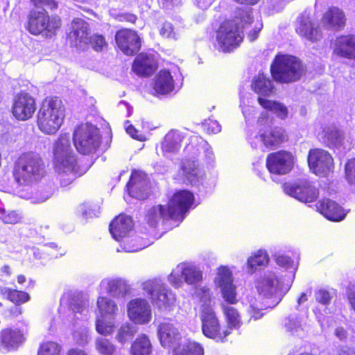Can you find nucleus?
<instances>
[{"label":"nucleus","instance_id":"c9c22d12","mask_svg":"<svg viewBox=\"0 0 355 355\" xmlns=\"http://www.w3.org/2000/svg\"><path fill=\"white\" fill-rule=\"evenodd\" d=\"M184 137L178 130H171L164 137L162 149L164 155L176 153L181 148Z\"/></svg>","mask_w":355,"mask_h":355},{"label":"nucleus","instance_id":"6e6d98bb","mask_svg":"<svg viewBox=\"0 0 355 355\" xmlns=\"http://www.w3.org/2000/svg\"><path fill=\"white\" fill-rule=\"evenodd\" d=\"M160 35L166 38L178 40V33L175 31L172 24L168 21L164 22L159 30Z\"/></svg>","mask_w":355,"mask_h":355},{"label":"nucleus","instance_id":"aec40b11","mask_svg":"<svg viewBox=\"0 0 355 355\" xmlns=\"http://www.w3.org/2000/svg\"><path fill=\"white\" fill-rule=\"evenodd\" d=\"M128 315L136 324H147L152 318L151 306L144 298L130 300L127 306Z\"/></svg>","mask_w":355,"mask_h":355},{"label":"nucleus","instance_id":"473e14b6","mask_svg":"<svg viewBox=\"0 0 355 355\" xmlns=\"http://www.w3.org/2000/svg\"><path fill=\"white\" fill-rule=\"evenodd\" d=\"M69 37L80 44H87L90 37V29L87 22L80 18H76L71 24Z\"/></svg>","mask_w":355,"mask_h":355},{"label":"nucleus","instance_id":"5fc2aeb1","mask_svg":"<svg viewBox=\"0 0 355 355\" xmlns=\"http://www.w3.org/2000/svg\"><path fill=\"white\" fill-rule=\"evenodd\" d=\"M0 218L4 223L15 224L19 220L20 216L15 211L7 212L4 208L0 207Z\"/></svg>","mask_w":355,"mask_h":355},{"label":"nucleus","instance_id":"052dcab7","mask_svg":"<svg viewBox=\"0 0 355 355\" xmlns=\"http://www.w3.org/2000/svg\"><path fill=\"white\" fill-rule=\"evenodd\" d=\"M202 127L207 133L216 134L221 130V126L218 122L211 119L205 120L202 123Z\"/></svg>","mask_w":355,"mask_h":355},{"label":"nucleus","instance_id":"412c9836","mask_svg":"<svg viewBox=\"0 0 355 355\" xmlns=\"http://www.w3.org/2000/svg\"><path fill=\"white\" fill-rule=\"evenodd\" d=\"M287 139L285 130L282 128L275 127L268 130H261L259 135L251 142V145L253 148H257V142H261L265 147L272 149L279 147Z\"/></svg>","mask_w":355,"mask_h":355},{"label":"nucleus","instance_id":"4d7b16f0","mask_svg":"<svg viewBox=\"0 0 355 355\" xmlns=\"http://www.w3.org/2000/svg\"><path fill=\"white\" fill-rule=\"evenodd\" d=\"M92 47L96 51H100L103 47L106 44L105 38L101 35H94L89 37V42Z\"/></svg>","mask_w":355,"mask_h":355},{"label":"nucleus","instance_id":"338daca9","mask_svg":"<svg viewBox=\"0 0 355 355\" xmlns=\"http://www.w3.org/2000/svg\"><path fill=\"white\" fill-rule=\"evenodd\" d=\"M262 26L263 25L261 24L258 23L255 25L254 29L249 32L248 35V38L250 42H253L257 38L258 34L261 30Z\"/></svg>","mask_w":355,"mask_h":355},{"label":"nucleus","instance_id":"2eb2a0df","mask_svg":"<svg viewBox=\"0 0 355 355\" xmlns=\"http://www.w3.org/2000/svg\"><path fill=\"white\" fill-rule=\"evenodd\" d=\"M309 166L317 175L326 176L334 169V160L326 150L319 148L310 150L308 155Z\"/></svg>","mask_w":355,"mask_h":355},{"label":"nucleus","instance_id":"69168bd1","mask_svg":"<svg viewBox=\"0 0 355 355\" xmlns=\"http://www.w3.org/2000/svg\"><path fill=\"white\" fill-rule=\"evenodd\" d=\"M126 132L128 135H130L132 138L136 139L139 141H144L145 139V137L143 135H138V131L134 128L133 125H130L126 128Z\"/></svg>","mask_w":355,"mask_h":355},{"label":"nucleus","instance_id":"f257e3e1","mask_svg":"<svg viewBox=\"0 0 355 355\" xmlns=\"http://www.w3.org/2000/svg\"><path fill=\"white\" fill-rule=\"evenodd\" d=\"M193 200L192 193L185 190L180 191L173 195L167 206L157 205L148 209L144 220L153 228H156L169 219L182 221Z\"/></svg>","mask_w":355,"mask_h":355},{"label":"nucleus","instance_id":"c03bdc74","mask_svg":"<svg viewBox=\"0 0 355 355\" xmlns=\"http://www.w3.org/2000/svg\"><path fill=\"white\" fill-rule=\"evenodd\" d=\"M174 354L175 355H204V349L199 343L188 340L180 347H175Z\"/></svg>","mask_w":355,"mask_h":355},{"label":"nucleus","instance_id":"f8f14e48","mask_svg":"<svg viewBox=\"0 0 355 355\" xmlns=\"http://www.w3.org/2000/svg\"><path fill=\"white\" fill-rule=\"evenodd\" d=\"M202 321V331L203 334L217 342H224L225 338L230 334L229 329L220 330L218 318L212 308L205 306L200 313Z\"/></svg>","mask_w":355,"mask_h":355},{"label":"nucleus","instance_id":"ddd939ff","mask_svg":"<svg viewBox=\"0 0 355 355\" xmlns=\"http://www.w3.org/2000/svg\"><path fill=\"white\" fill-rule=\"evenodd\" d=\"M283 189L285 193L304 203L316 200L319 196L318 189L308 180L286 182Z\"/></svg>","mask_w":355,"mask_h":355},{"label":"nucleus","instance_id":"6ab92c4d","mask_svg":"<svg viewBox=\"0 0 355 355\" xmlns=\"http://www.w3.org/2000/svg\"><path fill=\"white\" fill-rule=\"evenodd\" d=\"M296 32L306 40L315 42L322 37L318 23L311 16L310 11L304 10L297 19Z\"/></svg>","mask_w":355,"mask_h":355},{"label":"nucleus","instance_id":"1a4fd4ad","mask_svg":"<svg viewBox=\"0 0 355 355\" xmlns=\"http://www.w3.org/2000/svg\"><path fill=\"white\" fill-rule=\"evenodd\" d=\"M96 304L99 315L96 320V329L101 335H110L114 331L112 320L118 314L119 306L114 300L105 296H99Z\"/></svg>","mask_w":355,"mask_h":355},{"label":"nucleus","instance_id":"13d9d810","mask_svg":"<svg viewBox=\"0 0 355 355\" xmlns=\"http://www.w3.org/2000/svg\"><path fill=\"white\" fill-rule=\"evenodd\" d=\"M315 300L324 305L329 304L331 300V295L330 293L323 288H320L315 291L314 294Z\"/></svg>","mask_w":355,"mask_h":355},{"label":"nucleus","instance_id":"3c124183","mask_svg":"<svg viewBox=\"0 0 355 355\" xmlns=\"http://www.w3.org/2000/svg\"><path fill=\"white\" fill-rule=\"evenodd\" d=\"M61 347L56 343L49 341L42 344L38 350V355H60Z\"/></svg>","mask_w":355,"mask_h":355},{"label":"nucleus","instance_id":"0eeeda50","mask_svg":"<svg viewBox=\"0 0 355 355\" xmlns=\"http://www.w3.org/2000/svg\"><path fill=\"white\" fill-rule=\"evenodd\" d=\"M271 74L277 82L289 83L298 80L304 73V67L295 57L277 55L270 66Z\"/></svg>","mask_w":355,"mask_h":355},{"label":"nucleus","instance_id":"79ce46f5","mask_svg":"<svg viewBox=\"0 0 355 355\" xmlns=\"http://www.w3.org/2000/svg\"><path fill=\"white\" fill-rule=\"evenodd\" d=\"M259 103L265 109L271 111L278 117L284 119L287 117L288 111L287 107L282 103L277 101L264 99L261 97L258 98Z\"/></svg>","mask_w":355,"mask_h":355},{"label":"nucleus","instance_id":"9b49d317","mask_svg":"<svg viewBox=\"0 0 355 355\" xmlns=\"http://www.w3.org/2000/svg\"><path fill=\"white\" fill-rule=\"evenodd\" d=\"M61 26L58 17L49 18L44 9L32 10L28 16V31L33 35L42 34L46 37L55 35V31Z\"/></svg>","mask_w":355,"mask_h":355},{"label":"nucleus","instance_id":"393cba45","mask_svg":"<svg viewBox=\"0 0 355 355\" xmlns=\"http://www.w3.org/2000/svg\"><path fill=\"white\" fill-rule=\"evenodd\" d=\"M215 282L221 288L223 298L227 303L232 304L237 302L232 272L229 268L225 266L219 268Z\"/></svg>","mask_w":355,"mask_h":355},{"label":"nucleus","instance_id":"de8ad7c7","mask_svg":"<svg viewBox=\"0 0 355 355\" xmlns=\"http://www.w3.org/2000/svg\"><path fill=\"white\" fill-rule=\"evenodd\" d=\"M138 331V327L133 324H123L119 329L116 335V339L121 344L133 338Z\"/></svg>","mask_w":355,"mask_h":355},{"label":"nucleus","instance_id":"20e7f679","mask_svg":"<svg viewBox=\"0 0 355 355\" xmlns=\"http://www.w3.org/2000/svg\"><path fill=\"white\" fill-rule=\"evenodd\" d=\"M55 171L62 176V186H67L83 174L79 171L76 155L70 144V135H61L53 148Z\"/></svg>","mask_w":355,"mask_h":355},{"label":"nucleus","instance_id":"f704fd0d","mask_svg":"<svg viewBox=\"0 0 355 355\" xmlns=\"http://www.w3.org/2000/svg\"><path fill=\"white\" fill-rule=\"evenodd\" d=\"M153 89L162 95L169 94L174 89V80L168 71L162 70L155 76Z\"/></svg>","mask_w":355,"mask_h":355},{"label":"nucleus","instance_id":"774afa93","mask_svg":"<svg viewBox=\"0 0 355 355\" xmlns=\"http://www.w3.org/2000/svg\"><path fill=\"white\" fill-rule=\"evenodd\" d=\"M338 355H355V351L349 347L343 346L339 349Z\"/></svg>","mask_w":355,"mask_h":355},{"label":"nucleus","instance_id":"4be33fe9","mask_svg":"<svg viewBox=\"0 0 355 355\" xmlns=\"http://www.w3.org/2000/svg\"><path fill=\"white\" fill-rule=\"evenodd\" d=\"M200 153L199 146L193 143L188 144L184 148V153L188 155L189 158L182 162V169L187 179L193 185H196L199 182L197 172L198 163L196 159Z\"/></svg>","mask_w":355,"mask_h":355},{"label":"nucleus","instance_id":"0e129e2a","mask_svg":"<svg viewBox=\"0 0 355 355\" xmlns=\"http://www.w3.org/2000/svg\"><path fill=\"white\" fill-rule=\"evenodd\" d=\"M74 337L76 338V341L80 345H85L88 343L89 339L87 331H84L82 334L76 331L74 333Z\"/></svg>","mask_w":355,"mask_h":355},{"label":"nucleus","instance_id":"39448f33","mask_svg":"<svg viewBox=\"0 0 355 355\" xmlns=\"http://www.w3.org/2000/svg\"><path fill=\"white\" fill-rule=\"evenodd\" d=\"M12 173L19 184L29 185L40 180L45 175V164L37 153H23L15 162Z\"/></svg>","mask_w":355,"mask_h":355},{"label":"nucleus","instance_id":"bb28decb","mask_svg":"<svg viewBox=\"0 0 355 355\" xmlns=\"http://www.w3.org/2000/svg\"><path fill=\"white\" fill-rule=\"evenodd\" d=\"M132 227L131 217L120 214L112 221L109 230L112 237L116 241H120L127 237Z\"/></svg>","mask_w":355,"mask_h":355},{"label":"nucleus","instance_id":"b1692460","mask_svg":"<svg viewBox=\"0 0 355 355\" xmlns=\"http://www.w3.org/2000/svg\"><path fill=\"white\" fill-rule=\"evenodd\" d=\"M146 174L134 171L127 184L128 193L132 198L145 200L149 195V185Z\"/></svg>","mask_w":355,"mask_h":355},{"label":"nucleus","instance_id":"49530a36","mask_svg":"<svg viewBox=\"0 0 355 355\" xmlns=\"http://www.w3.org/2000/svg\"><path fill=\"white\" fill-rule=\"evenodd\" d=\"M268 261L269 258L266 251H257L248 260V272L253 273L259 266L266 265Z\"/></svg>","mask_w":355,"mask_h":355},{"label":"nucleus","instance_id":"a211bd4d","mask_svg":"<svg viewBox=\"0 0 355 355\" xmlns=\"http://www.w3.org/2000/svg\"><path fill=\"white\" fill-rule=\"evenodd\" d=\"M35 110V98L28 93H20L15 97L12 112L17 120L26 121L29 119L33 116Z\"/></svg>","mask_w":355,"mask_h":355},{"label":"nucleus","instance_id":"a19ab883","mask_svg":"<svg viewBox=\"0 0 355 355\" xmlns=\"http://www.w3.org/2000/svg\"><path fill=\"white\" fill-rule=\"evenodd\" d=\"M0 294L16 305H19L30 300V295L26 292L5 286H0Z\"/></svg>","mask_w":355,"mask_h":355},{"label":"nucleus","instance_id":"864d4df0","mask_svg":"<svg viewBox=\"0 0 355 355\" xmlns=\"http://www.w3.org/2000/svg\"><path fill=\"white\" fill-rule=\"evenodd\" d=\"M198 295L200 298V302L201 303L200 308V313H201L202 309L205 306H209L210 308L211 306V293L209 288L206 287L200 288L198 291Z\"/></svg>","mask_w":355,"mask_h":355},{"label":"nucleus","instance_id":"4468645a","mask_svg":"<svg viewBox=\"0 0 355 355\" xmlns=\"http://www.w3.org/2000/svg\"><path fill=\"white\" fill-rule=\"evenodd\" d=\"M201 278L202 272L196 266L189 263H181L172 270L168 279L173 286L178 288L183 282L193 284Z\"/></svg>","mask_w":355,"mask_h":355},{"label":"nucleus","instance_id":"37998d69","mask_svg":"<svg viewBox=\"0 0 355 355\" xmlns=\"http://www.w3.org/2000/svg\"><path fill=\"white\" fill-rule=\"evenodd\" d=\"M152 346L146 335L138 336L131 347L132 355H150Z\"/></svg>","mask_w":355,"mask_h":355},{"label":"nucleus","instance_id":"dca6fc26","mask_svg":"<svg viewBox=\"0 0 355 355\" xmlns=\"http://www.w3.org/2000/svg\"><path fill=\"white\" fill-rule=\"evenodd\" d=\"M321 139L328 147L338 150L340 153H345L352 148V143L345 139L343 132L335 125H325L322 128Z\"/></svg>","mask_w":355,"mask_h":355},{"label":"nucleus","instance_id":"423d86ee","mask_svg":"<svg viewBox=\"0 0 355 355\" xmlns=\"http://www.w3.org/2000/svg\"><path fill=\"white\" fill-rule=\"evenodd\" d=\"M64 112V105L59 98H46L37 114L39 129L46 135L55 134L63 122Z\"/></svg>","mask_w":355,"mask_h":355},{"label":"nucleus","instance_id":"4c0bfd02","mask_svg":"<svg viewBox=\"0 0 355 355\" xmlns=\"http://www.w3.org/2000/svg\"><path fill=\"white\" fill-rule=\"evenodd\" d=\"M284 328L291 336L303 337L305 335V323L297 313L289 315L284 320Z\"/></svg>","mask_w":355,"mask_h":355},{"label":"nucleus","instance_id":"2f4dec72","mask_svg":"<svg viewBox=\"0 0 355 355\" xmlns=\"http://www.w3.org/2000/svg\"><path fill=\"white\" fill-rule=\"evenodd\" d=\"M334 52L339 56L355 59V36L343 35L336 40Z\"/></svg>","mask_w":355,"mask_h":355},{"label":"nucleus","instance_id":"a878e982","mask_svg":"<svg viewBox=\"0 0 355 355\" xmlns=\"http://www.w3.org/2000/svg\"><path fill=\"white\" fill-rule=\"evenodd\" d=\"M160 343L165 347H175V345L181 338L178 327L169 322L161 323L157 329Z\"/></svg>","mask_w":355,"mask_h":355},{"label":"nucleus","instance_id":"f3484780","mask_svg":"<svg viewBox=\"0 0 355 355\" xmlns=\"http://www.w3.org/2000/svg\"><path fill=\"white\" fill-rule=\"evenodd\" d=\"M293 164V155L286 150L270 153L266 159V166L268 171L274 174H287L292 170Z\"/></svg>","mask_w":355,"mask_h":355},{"label":"nucleus","instance_id":"c756f323","mask_svg":"<svg viewBox=\"0 0 355 355\" xmlns=\"http://www.w3.org/2000/svg\"><path fill=\"white\" fill-rule=\"evenodd\" d=\"M88 301L82 295L73 296L69 300V311L70 312L69 317V320L73 322L75 319L84 320L87 319L89 309Z\"/></svg>","mask_w":355,"mask_h":355},{"label":"nucleus","instance_id":"e2e57ef3","mask_svg":"<svg viewBox=\"0 0 355 355\" xmlns=\"http://www.w3.org/2000/svg\"><path fill=\"white\" fill-rule=\"evenodd\" d=\"M32 2L36 6L44 5L49 9L53 10L58 8V2L55 0H31Z\"/></svg>","mask_w":355,"mask_h":355},{"label":"nucleus","instance_id":"cd10ccee","mask_svg":"<svg viewBox=\"0 0 355 355\" xmlns=\"http://www.w3.org/2000/svg\"><path fill=\"white\" fill-rule=\"evenodd\" d=\"M103 291L113 297H123L128 293L130 286L127 281L121 278L104 279L99 285Z\"/></svg>","mask_w":355,"mask_h":355},{"label":"nucleus","instance_id":"c85d7f7f","mask_svg":"<svg viewBox=\"0 0 355 355\" xmlns=\"http://www.w3.org/2000/svg\"><path fill=\"white\" fill-rule=\"evenodd\" d=\"M317 209L325 218L332 221H340L346 216L343 209L335 201L329 198L320 200L317 204Z\"/></svg>","mask_w":355,"mask_h":355},{"label":"nucleus","instance_id":"7c9ffc66","mask_svg":"<svg viewBox=\"0 0 355 355\" xmlns=\"http://www.w3.org/2000/svg\"><path fill=\"white\" fill-rule=\"evenodd\" d=\"M156 62L153 56L140 53L138 55L132 64V70L139 76H148L156 69Z\"/></svg>","mask_w":355,"mask_h":355},{"label":"nucleus","instance_id":"5701e85b","mask_svg":"<svg viewBox=\"0 0 355 355\" xmlns=\"http://www.w3.org/2000/svg\"><path fill=\"white\" fill-rule=\"evenodd\" d=\"M115 39L118 47L127 55L136 54L140 50L141 39L134 31L128 29L119 31Z\"/></svg>","mask_w":355,"mask_h":355},{"label":"nucleus","instance_id":"8fccbe9b","mask_svg":"<svg viewBox=\"0 0 355 355\" xmlns=\"http://www.w3.org/2000/svg\"><path fill=\"white\" fill-rule=\"evenodd\" d=\"M97 351L104 355H113L115 352L114 345L107 339L98 337L96 340Z\"/></svg>","mask_w":355,"mask_h":355},{"label":"nucleus","instance_id":"58836bf2","mask_svg":"<svg viewBox=\"0 0 355 355\" xmlns=\"http://www.w3.org/2000/svg\"><path fill=\"white\" fill-rule=\"evenodd\" d=\"M251 87L254 92L265 96H269L275 92L272 81L263 74L259 73L254 77Z\"/></svg>","mask_w":355,"mask_h":355},{"label":"nucleus","instance_id":"9d476101","mask_svg":"<svg viewBox=\"0 0 355 355\" xmlns=\"http://www.w3.org/2000/svg\"><path fill=\"white\" fill-rule=\"evenodd\" d=\"M73 139L77 150L84 155L95 152L101 143L98 129L89 123L78 126L74 130Z\"/></svg>","mask_w":355,"mask_h":355},{"label":"nucleus","instance_id":"f03ea898","mask_svg":"<svg viewBox=\"0 0 355 355\" xmlns=\"http://www.w3.org/2000/svg\"><path fill=\"white\" fill-rule=\"evenodd\" d=\"M282 286V279L277 272L268 270L257 279L256 288L259 295L266 300L270 302H257L256 299L251 297L248 300L249 307L248 312L250 319L258 320L263 315L262 310L273 308L282 300V295L279 294Z\"/></svg>","mask_w":355,"mask_h":355},{"label":"nucleus","instance_id":"72a5a7b5","mask_svg":"<svg viewBox=\"0 0 355 355\" xmlns=\"http://www.w3.org/2000/svg\"><path fill=\"white\" fill-rule=\"evenodd\" d=\"M322 23L328 29H339L345 24V15L339 8H331L324 14Z\"/></svg>","mask_w":355,"mask_h":355},{"label":"nucleus","instance_id":"e433bc0d","mask_svg":"<svg viewBox=\"0 0 355 355\" xmlns=\"http://www.w3.org/2000/svg\"><path fill=\"white\" fill-rule=\"evenodd\" d=\"M24 341L22 333L17 329H6L0 334V343L7 349H15Z\"/></svg>","mask_w":355,"mask_h":355},{"label":"nucleus","instance_id":"ea45409f","mask_svg":"<svg viewBox=\"0 0 355 355\" xmlns=\"http://www.w3.org/2000/svg\"><path fill=\"white\" fill-rule=\"evenodd\" d=\"M221 307L227 324L225 329H238L242 324L238 311L230 304H222Z\"/></svg>","mask_w":355,"mask_h":355},{"label":"nucleus","instance_id":"6e6552de","mask_svg":"<svg viewBox=\"0 0 355 355\" xmlns=\"http://www.w3.org/2000/svg\"><path fill=\"white\" fill-rule=\"evenodd\" d=\"M153 304L160 311H169L175 301V294L160 279L145 281L141 284Z\"/></svg>","mask_w":355,"mask_h":355},{"label":"nucleus","instance_id":"680f3d73","mask_svg":"<svg viewBox=\"0 0 355 355\" xmlns=\"http://www.w3.org/2000/svg\"><path fill=\"white\" fill-rule=\"evenodd\" d=\"M53 194V190L50 188L49 189H42L37 191L35 200L37 202H43L49 199Z\"/></svg>","mask_w":355,"mask_h":355},{"label":"nucleus","instance_id":"09e8293b","mask_svg":"<svg viewBox=\"0 0 355 355\" xmlns=\"http://www.w3.org/2000/svg\"><path fill=\"white\" fill-rule=\"evenodd\" d=\"M121 245L122 249L127 252H135L146 248L147 245L144 243L141 238L134 236L132 238L126 237Z\"/></svg>","mask_w":355,"mask_h":355},{"label":"nucleus","instance_id":"7ed1b4c3","mask_svg":"<svg viewBox=\"0 0 355 355\" xmlns=\"http://www.w3.org/2000/svg\"><path fill=\"white\" fill-rule=\"evenodd\" d=\"M234 15V21H224L217 31L216 40L224 52H230L240 44L243 39L241 28H245L254 20L252 9L250 6L237 8Z\"/></svg>","mask_w":355,"mask_h":355},{"label":"nucleus","instance_id":"603ef678","mask_svg":"<svg viewBox=\"0 0 355 355\" xmlns=\"http://www.w3.org/2000/svg\"><path fill=\"white\" fill-rule=\"evenodd\" d=\"M79 212L85 219L98 217L100 214V207L97 205L92 206L90 204L84 203L80 205Z\"/></svg>","mask_w":355,"mask_h":355},{"label":"nucleus","instance_id":"bf43d9fd","mask_svg":"<svg viewBox=\"0 0 355 355\" xmlns=\"http://www.w3.org/2000/svg\"><path fill=\"white\" fill-rule=\"evenodd\" d=\"M345 173L348 182L352 185H355V158L346 164Z\"/></svg>","mask_w":355,"mask_h":355},{"label":"nucleus","instance_id":"a18cd8bd","mask_svg":"<svg viewBox=\"0 0 355 355\" xmlns=\"http://www.w3.org/2000/svg\"><path fill=\"white\" fill-rule=\"evenodd\" d=\"M274 259L276 263L286 270H291L289 273L292 279H294L295 272L298 268V262L295 263L293 260L288 255L284 253L277 252L274 254Z\"/></svg>","mask_w":355,"mask_h":355}]
</instances>
